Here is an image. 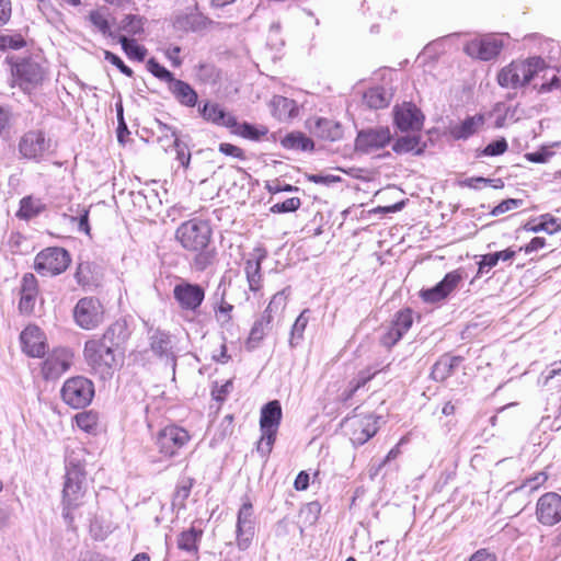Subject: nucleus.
I'll return each mask as SVG.
<instances>
[{"label":"nucleus","mask_w":561,"mask_h":561,"mask_svg":"<svg viewBox=\"0 0 561 561\" xmlns=\"http://www.w3.org/2000/svg\"><path fill=\"white\" fill-rule=\"evenodd\" d=\"M73 421L81 431L88 434L95 435L99 431V414L92 410L77 413Z\"/></svg>","instance_id":"obj_32"},{"label":"nucleus","mask_w":561,"mask_h":561,"mask_svg":"<svg viewBox=\"0 0 561 561\" xmlns=\"http://www.w3.org/2000/svg\"><path fill=\"white\" fill-rule=\"evenodd\" d=\"M119 30L131 36L141 34L144 32V18L128 14L122 20Z\"/></svg>","instance_id":"obj_39"},{"label":"nucleus","mask_w":561,"mask_h":561,"mask_svg":"<svg viewBox=\"0 0 561 561\" xmlns=\"http://www.w3.org/2000/svg\"><path fill=\"white\" fill-rule=\"evenodd\" d=\"M465 358L460 355L443 354L433 365L431 378L437 382L447 380L462 363Z\"/></svg>","instance_id":"obj_26"},{"label":"nucleus","mask_w":561,"mask_h":561,"mask_svg":"<svg viewBox=\"0 0 561 561\" xmlns=\"http://www.w3.org/2000/svg\"><path fill=\"white\" fill-rule=\"evenodd\" d=\"M218 150L225 156H230L241 161L247 159L245 152L242 148L229 142H221Z\"/></svg>","instance_id":"obj_51"},{"label":"nucleus","mask_w":561,"mask_h":561,"mask_svg":"<svg viewBox=\"0 0 561 561\" xmlns=\"http://www.w3.org/2000/svg\"><path fill=\"white\" fill-rule=\"evenodd\" d=\"M497 264L495 253H488L481 256L478 263V276L484 272V268H492Z\"/></svg>","instance_id":"obj_59"},{"label":"nucleus","mask_w":561,"mask_h":561,"mask_svg":"<svg viewBox=\"0 0 561 561\" xmlns=\"http://www.w3.org/2000/svg\"><path fill=\"white\" fill-rule=\"evenodd\" d=\"M311 133L316 137L325 141H335L342 138L343 135L342 127L337 122L323 117L316 119L314 126L311 128Z\"/></svg>","instance_id":"obj_28"},{"label":"nucleus","mask_w":561,"mask_h":561,"mask_svg":"<svg viewBox=\"0 0 561 561\" xmlns=\"http://www.w3.org/2000/svg\"><path fill=\"white\" fill-rule=\"evenodd\" d=\"M12 15L11 0H0V26L5 25Z\"/></svg>","instance_id":"obj_60"},{"label":"nucleus","mask_w":561,"mask_h":561,"mask_svg":"<svg viewBox=\"0 0 561 561\" xmlns=\"http://www.w3.org/2000/svg\"><path fill=\"white\" fill-rule=\"evenodd\" d=\"M538 220H540L541 225L546 228L543 231L548 234H554L561 231V220L549 213L540 215Z\"/></svg>","instance_id":"obj_46"},{"label":"nucleus","mask_w":561,"mask_h":561,"mask_svg":"<svg viewBox=\"0 0 561 561\" xmlns=\"http://www.w3.org/2000/svg\"><path fill=\"white\" fill-rule=\"evenodd\" d=\"M548 479H549V476L547 472H545V471L537 472L534 476L526 478L522 482L519 489H528L529 492H536L540 488L546 485V483L548 482Z\"/></svg>","instance_id":"obj_43"},{"label":"nucleus","mask_w":561,"mask_h":561,"mask_svg":"<svg viewBox=\"0 0 561 561\" xmlns=\"http://www.w3.org/2000/svg\"><path fill=\"white\" fill-rule=\"evenodd\" d=\"M71 263L69 252L60 247H48L39 251L34 260V270L41 276H57Z\"/></svg>","instance_id":"obj_10"},{"label":"nucleus","mask_w":561,"mask_h":561,"mask_svg":"<svg viewBox=\"0 0 561 561\" xmlns=\"http://www.w3.org/2000/svg\"><path fill=\"white\" fill-rule=\"evenodd\" d=\"M308 309H305L296 319L291 328V337L301 339L309 322Z\"/></svg>","instance_id":"obj_50"},{"label":"nucleus","mask_w":561,"mask_h":561,"mask_svg":"<svg viewBox=\"0 0 561 561\" xmlns=\"http://www.w3.org/2000/svg\"><path fill=\"white\" fill-rule=\"evenodd\" d=\"M484 123V115L476 114L453 126L450 128V134L456 139H467L478 133L483 127Z\"/></svg>","instance_id":"obj_29"},{"label":"nucleus","mask_w":561,"mask_h":561,"mask_svg":"<svg viewBox=\"0 0 561 561\" xmlns=\"http://www.w3.org/2000/svg\"><path fill=\"white\" fill-rule=\"evenodd\" d=\"M232 388L233 379H229L224 385L220 386L217 382H215L210 392L213 400H215L217 403H219V405H221L226 401Z\"/></svg>","instance_id":"obj_45"},{"label":"nucleus","mask_w":561,"mask_h":561,"mask_svg":"<svg viewBox=\"0 0 561 561\" xmlns=\"http://www.w3.org/2000/svg\"><path fill=\"white\" fill-rule=\"evenodd\" d=\"M72 357V353L67 348H54L41 365L43 378L45 380L59 378L70 368Z\"/></svg>","instance_id":"obj_18"},{"label":"nucleus","mask_w":561,"mask_h":561,"mask_svg":"<svg viewBox=\"0 0 561 561\" xmlns=\"http://www.w3.org/2000/svg\"><path fill=\"white\" fill-rule=\"evenodd\" d=\"M26 46V41L20 32H1L0 31V50H19Z\"/></svg>","instance_id":"obj_37"},{"label":"nucleus","mask_w":561,"mask_h":561,"mask_svg":"<svg viewBox=\"0 0 561 561\" xmlns=\"http://www.w3.org/2000/svg\"><path fill=\"white\" fill-rule=\"evenodd\" d=\"M282 416V407L277 400L267 402L261 409V437L256 444V451L264 459H267L273 450Z\"/></svg>","instance_id":"obj_7"},{"label":"nucleus","mask_w":561,"mask_h":561,"mask_svg":"<svg viewBox=\"0 0 561 561\" xmlns=\"http://www.w3.org/2000/svg\"><path fill=\"white\" fill-rule=\"evenodd\" d=\"M12 87L32 93L47 79V68L33 57L18 58L10 62Z\"/></svg>","instance_id":"obj_5"},{"label":"nucleus","mask_w":561,"mask_h":561,"mask_svg":"<svg viewBox=\"0 0 561 561\" xmlns=\"http://www.w3.org/2000/svg\"><path fill=\"white\" fill-rule=\"evenodd\" d=\"M382 369H380V371ZM378 373H379V370L370 371V369H366V370L360 371L359 375H358V378L354 381V383H352V387L347 391L344 392L343 400L344 401H348L350 399H352L353 396L360 388H363L367 382H369Z\"/></svg>","instance_id":"obj_41"},{"label":"nucleus","mask_w":561,"mask_h":561,"mask_svg":"<svg viewBox=\"0 0 561 561\" xmlns=\"http://www.w3.org/2000/svg\"><path fill=\"white\" fill-rule=\"evenodd\" d=\"M105 316L104 305L93 296L79 299L72 311L75 323L85 331H93L101 327L105 321Z\"/></svg>","instance_id":"obj_9"},{"label":"nucleus","mask_w":561,"mask_h":561,"mask_svg":"<svg viewBox=\"0 0 561 561\" xmlns=\"http://www.w3.org/2000/svg\"><path fill=\"white\" fill-rule=\"evenodd\" d=\"M173 297L182 310L195 312L205 299V290L198 284L183 280L174 286Z\"/></svg>","instance_id":"obj_17"},{"label":"nucleus","mask_w":561,"mask_h":561,"mask_svg":"<svg viewBox=\"0 0 561 561\" xmlns=\"http://www.w3.org/2000/svg\"><path fill=\"white\" fill-rule=\"evenodd\" d=\"M393 118L396 126L401 131H419L423 127L424 115L421 110L412 102H403L393 108Z\"/></svg>","instance_id":"obj_20"},{"label":"nucleus","mask_w":561,"mask_h":561,"mask_svg":"<svg viewBox=\"0 0 561 561\" xmlns=\"http://www.w3.org/2000/svg\"><path fill=\"white\" fill-rule=\"evenodd\" d=\"M147 70L160 81L165 82L168 85L175 79L173 73L164 66L160 65L154 58L147 61Z\"/></svg>","instance_id":"obj_42"},{"label":"nucleus","mask_w":561,"mask_h":561,"mask_svg":"<svg viewBox=\"0 0 561 561\" xmlns=\"http://www.w3.org/2000/svg\"><path fill=\"white\" fill-rule=\"evenodd\" d=\"M468 561H497V557L494 552L486 548H481L473 552Z\"/></svg>","instance_id":"obj_56"},{"label":"nucleus","mask_w":561,"mask_h":561,"mask_svg":"<svg viewBox=\"0 0 561 561\" xmlns=\"http://www.w3.org/2000/svg\"><path fill=\"white\" fill-rule=\"evenodd\" d=\"M204 121L217 126L229 128L234 124V115L226 112L218 103L206 101L198 107Z\"/></svg>","instance_id":"obj_25"},{"label":"nucleus","mask_w":561,"mask_h":561,"mask_svg":"<svg viewBox=\"0 0 561 561\" xmlns=\"http://www.w3.org/2000/svg\"><path fill=\"white\" fill-rule=\"evenodd\" d=\"M46 210V205L38 197L33 195L24 196L20 201V207L16 211V217L22 220H30Z\"/></svg>","instance_id":"obj_30"},{"label":"nucleus","mask_w":561,"mask_h":561,"mask_svg":"<svg viewBox=\"0 0 561 561\" xmlns=\"http://www.w3.org/2000/svg\"><path fill=\"white\" fill-rule=\"evenodd\" d=\"M547 68V64L541 57L513 60L501 69L497 75V82L503 88L517 89L525 87L535 76Z\"/></svg>","instance_id":"obj_4"},{"label":"nucleus","mask_w":561,"mask_h":561,"mask_svg":"<svg viewBox=\"0 0 561 561\" xmlns=\"http://www.w3.org/2000/svg\"><path fill=\"white\" fill-rule=\"evenodd\" d=\"M534 516L542 527H553L561 523V494L549 491L541 494L535 504Z\"/></svg>","instance_id":"obj_12"},{"label":"nucleus","mask_w":561,"mask_h":561,"mask_svg":"<svg viewBox=\"0 0 561 561\" xmlns=\"http://www.w3.org/2000/svg\"><path fill=\"white\" fill-rule=\"evenodd\" d=\"M125 330L122 324L108 325L102 334L89 337L83 345V359L89 371L101 380H110L125 362Z\"/></svg>","instance_id":"obj_1"},{"label":"nucleus","mask_w":561,"mask_h":561,"mask_svg":"<svg viewBox=\"0 0 561 561\" xmlns=\"http://www.w3.org/2000/svg\"><path fill=\"white\" fill-rule=\"evenodd\" d=\"M181 48L179 46L169 47L165 50V56L171 61L173 67H180L182 65V59L180 58Z\"/></svg>","instance_id":"obj_64"},{"label":"nucleus","mask_w":561,"mask_h":561,"mask_svg":"<svg viewBox=\"0 0 561 561\" xmlns=\"http://www.w3.org/2000/svg\"><path fill=\"white\" fill-rule=\"evenodd\" d=\"M488 182L489 179L483 176H473L459 181V186L478 190L480 188V184H486Z\"/></svg>","instance_id":"obj_61"},{"label":"nucleus","mask_w":561,"mask_h":561,"mask_svg":"<svg viewBox=\"0 0 561 561\" xmlns=\"http://www.w3.org/2000/svg\"><path fill=\"white\" fill-rule=\"evenodd\" d=\"M320 513L321 506L318 502L308 503L300 512L301 516L306 515V519H308L309 524H314L318 520Z\"/></svg>","instance_id":"obj_54"},{"label":"nucleus","mask_w":561,"mask_h":561,"mask_svg":"<svg viewBox=\"0 0 561 561\" xmlns=\"http://www.w3.org/2000/svg\"><path fill=\"white\" fill-rule=\"evenodd\" d=\"M421 137L420 136H403L398 138L393 146L392 150L398 153H408L413 152L415 154H421L423 152V148L420 147Z\"/></svg>","instance_id":"obj_35"},{"label":"nucleus","mask_w":561,"mask_h":561,"mask_svg":"<svg viewBox=\"0 0 561 561\" xmlns=\"http://www.w3.org/2000/svg\"><path fill=\"white\" fill-rule=\"evenodd\" d=\"M22 352L32 358H42L48 350L45 332L35 324H28L20 333Z\"/></svg>","instance_id":"obj_15"},{"label":"nucleus","mask_w":561,"mask_h":561,"mask_svg":"<svg viewBox=\"0 0 561 561\" xmlns=\"http://www.w3.org/2000/svg\"><path fill=\"white\" fill-rule=\"evenodd\" d=\"M118 42L129 59L140 62L145 60L148 53L145 46L137 44L135 39H129L125 35L118 36Z\"/></svg>","instance_id":"obj_34"},{"label":"nucleus","mask_w":561,"mask_h":561,"mask_svg":"<svg viewBox=\"0 0 561 561\" xmlns=\"http://www.w3.org/2000/svg\"><path fill=\"white\" fill-rule=\"evenodd\" d=\"M236 542L240 550H247L254 537L253 506L247 500L238 512Z\"/></svg>","instance_id":"obj_21"},{"label":"nucleus","mask_w":561,"mask_h":561,"mask_svg":"<svg viewBox=\"0 0 561 561\" xmlns=\"http://www.w3.org/2000/svg\"><path fill=\"white\" fill-rule=\"evenodd\" d=\"M168 89L181 105L194 107L197 104V92L187 82L174 79Z\"/></svg>","instance_id":"obj_27"},{"label":"nucleus","mask_w":561,"mask_h":561,"mask_svg":"<svg viewBox=\"0 0 561 561\" xmlns=\"http://www.w3.org/2000/svg\"><path fill=\"white\" fill-rule=\"evenodd\" d=\"M365 102L371 108H383L388 106L389 100L380 88H371L364 95Z\"/></svg>","instance_id":"obj_40"},{"label":"nucleus","mask_w":561,"mask_h":561,"mask_svg":"<svg viewBox=\"0 0 561 561\" xmlns=\"http://www.w3.org/2000/svg\"><path fill=\"white\" fill-rule=\"evenodd\" d=\"M523 199L518 198H507L505 201H502L499 205H496L492 210V216H500L502 214H505L510 210L516 209L523 205Z\"/></svg>","instance_id":"obj_48"},{"label":"nucleus","mask_w":561,"mask_h":561,"mask_svg":"<svg viewBox=\"0 0 561 561\" xmlns=\"http://www.w3.org/2000/svg\"><path fill=\"white\" fill-rule=\"evenodd\" d=\"M172 136L175 137L174 146L176 149V158L184 169H187L191 162V152L185 146H183L180 139L176 137V130H172Z\"/></svg>","instance_id":"obj_49"},{"label":"nucleus","mask_w":561,"mask_h":561,"mask_svg":"<svg viewBox=\"0 0 561 561\" xmlns=\"http://www.w3.org/2000/svg\"><path fill=\"white\" fill-rule=\"evenodd\" d=\"M192 439L190 432L174 423L161 427L154 435L153 444L158 455L148 454L151 463L170 460L180 455Z\"/></svg>","instance_id":"obj_3"},{"label":"nucleus","mask_w":561,"mask_h":561,"mask_svg":"<svg viewBox=\"0 0 561 561\" xmlns=\"http://www.w3.org/2000/svg\"><path fill=\"white\" fill-rule=\"evenodd\" d=\"M19 152L27 160H41L51 147V140L41 129H32L22 135L19 140Z\"/></svg>","instance_id":"obj_13"},{"label":"nucleus","mask_w":561,"mask_h":561,"mask_svg":"<svg viewBox=\"0 0 561 561\" xmlns=\"http://www.w3.org/2000/svg\"><path fill=\"white\" fill-rule=\"evenodd\" d=\"M267 252L263 248H255L251 257L245 261L244 272L251 291H259L263 287V277L261 273L262 262L266 259Z\"/></svg>","instance_id":"obj_24"},{"label":"nucleus","mask_w":561,"mask_h":561,"mask_svg":"<svg viewBox=\"0 0 561 561\" xmlns=\"http://www.w3.org/2000/svg\"><path fill=\"white\" fill-rule=\"evenodd\" d=\"M413 324V311L410 308L399 310L394 319L380 337V343L388 350L392 348Z\"/></svg>","instance_id":"obj_19"},{"label":"nucleus","mask_w":561,"mask_h":561,"mask_svg":"<svg viewBox=\"0 0 561 561\" xmlns=\"http://www.w3.org/2000/svg\"><path fill=\"white\" fill-rule=\"evenodd\" d=\"M89 22L103 35L112 36L108 13L106 9H96L89 12Z\"/></svg>","instance_id":"obj_38"},{"label":"nucleus","mask_w":561,"mask_h":561,"mask_svg":"<svg viewBox=\"0 0 561 561\" xmlns=\"http://www.w3.org/2000/svg\"><path fill=\"white\" fill-rule=\"evenodd\" d=\"M550 156H551V153H549L548 151L540 150V151H535V152H528L525 154V158L529 162L545 163V162H547V160Z\"/></svg>","instance_id":"obj_63"},{"label":"nucleus","mask_w":561,"mask_h":561,"mask_svg":"<svg viewBox=\"0 0 561 561\" xmlns=\"http://www.w3.org/2000/svg\"><path fill=\"white\" fill-rule=\"evenodd\" d=\"M379 416L374 412L360 411L355 408L351 415L344 420L347 434L354 445H364L374 437L378 430Z\"/></svg>","instance_id":"obj_8"},{"label":"nucleus","mask_w":561,"mask_h":561,"mask_svg":"<svg viewBox=\"0 0 561 561\" xmlns=\"http://www.w3.org/2000/svg\"><path fill=\"white\" fill-rule=\"evenodd\" d=\"M203 535L201 529L191 527L187 530L182 531L178 538V547L186 552L197 553L198 541Z\"/></svg>","instance_id":"obj_33"},{"label":"nucleus","mask_w":561,"mask_h":561,"mask_svg":"<svg viewBox=\"0 0 561 561\" xmlns=\"http://www.w3.org/2000/svg\"><path fill=\"white\" fill-rule=\"evenodd\" d=\"M503 41L494 35L476 37L465 45V53L476 59L491 60L503 49Z\"/></svg>","instance_id":"obj_14"},{"label":"nucleus","mask_w":561,"mask_h":561,"mask_svg":"<svg viewBox=\"0 0 561 561\" xmlns=\"http://www.w3.org/2000/svg\"><path fill=\"white\" fill-rule=\"evenodd\" d=\"M463 272L458 268L447 273L444 278L432 288L422 289L420 297L424 302L436 304L446 299L462 282Z\"/></svg>","instance_id":"obj_16"},{"label":"nucleus","mask_w":561,"mask_h":561,"mask_svg":"<svg viewBox=\"0 0 561 561\" xmlns=\"http://www.w3.org/2000/svg\"><path fill=\"white\" fill-rule=\"evenodd\" d=\"M194 481L191 478L183 480L175 489L174 492V502L179 501V503L183 506L185 501L188 499Z\"/></svg>","instance_id":"obj_47"},{"label":"nucleus","mask_w":561,"mask_h":561,"mask_svg":"<svg viewBox=\"0 0 561 561\" xmlns=\"http://www.w3.org/2000/svg\"><path fill=\"white\" fill-rule=\"evenodd\" d=\"M85 477L84 468L80 463H70V466L67 467L62 489V503L65 510L64 517L70 524L73 522L72 512L84 504Z\"/></svg>","instance_id":"obj_6"},{"label":"nucleus","mask_w":561,"mask_h":561,"mask_svg":"<svg viewBox=\"0 0 561 561\" xmlns=\"http://www.w3.org/2000/svg\"><path fill=\"white\" fill-rule=\"evenodd\" d=\"M546 239L543 237H535L527 244L522 247L519 250L525 253L537 252L546 247Z\"/></svg>","instance_id":"obj_57"},{"label":"nucleus","mask_w":561,"mask_h":561,"mask_svg":"<svg viewBox=\"0 0 561 561\" xmlns=\"http://www.w3.org/2000/svg\"><path fill=\"white\" fill-rule=\"evenodd\" d=\"M62 401L73 408L81 409L90 404L94 397L93 382L82 376L67 379L60 391Z\"/></svg>","instance_id":"obj_11"},{"label":"nucleus","mask_w":561,"mask_h":561,"mask_svg":"<svg viewBox=\"0 0 561 561\" xmlns=\"http://www.w3.org/2000/svg\"><path fill=\"white\" fill-rule=\"evenodd\" d=\"M508 148V145L505 138L497 139L495 141L490 142L484 149L483 154L493 157L503 154Z\"/></svg>","instance_id":"obj_53"},{"label":"nucleus","mask_w":561,"mask_h":561,"mask_svg":"<svg viewBox=\"0 0 561 561\" xmlns=\"http://www.w3.org/2000/svg\"><path fill=\"white\" fill-rule=\"evenodd\" d=\"M228 129L232 135L253 141L260 140L268 133L265 126H255L247 122L239 123L236 116L233 126H229Z\"/></svg>","instance_id":"obj_31"},{"label":"nucleus","mask_w":561,"mask_h":561,"mask_svg":"<svg viewBox=\"0 0 561 561\" xmlns=\"http://www.w3.org/2000/svg\"><path fill=\"white\" fill-rule=\"evenodd\" d=\"M265 190L270 194L274 195V194H277V193H280V192L297 191L298 187L293 186L290 184H282L278 180H274V181H271V182H266Z\"/></svg>","instance_id":"obj_55"},{"label":"nucleus","mask_w":561,"mask_h":561,"mask_svg":"<svg viewBox=\"0 0 561 561\" xmlns=\"http://www.w3.org/2000/svg\"><path fill=\"white\" fill-rule=\"evenodd\" d=\"M38 294L39 288L37 278L32 273L24 274L20 288L19 311L26 316L32 314Z\"/></svg>","instance_id":"obj_23"},{"label":"nucleus","mask_w":561,"mask_h":561,"mask_svg":"<svg viewBox=\"0 0 561 561\" xmlns=\"http://www.w3.org/2000/svg\"><path fill=\"white\" fill-rule=\"evenodd\" d=\"M211 237L209 224L197 218L182 222L175 230V240L185 251L195 254L193 267L198 272H204L216 261V250L209 249Z\"/></svg>","instance_id":"obj_2"},{"label":"nucleus","mask_w":561,"mask_h":561,"mask_svg":"<svg viewBox=\"0 0 561 561\" xmlns=\"http://www.w3.org/2000/svg\"><path fill=\"white\" fill-rule=\"evenodd\" d=\"M391 140L388 127L370 128L358 133L356 148L364 152H371L385 148Z\"/></svg>","instance_id":"obj_22"},{"label":"nucleus","mask_w":561,"mask_h":561,"mask_svg":"<svg viewBox=\"0 0 561 561\" xmlns=\"http://www.w3.org/2000/svg\"><path fill=\"white\" fill-rule=\"evenodd\" d=\"M104 58H105V60H107L108 62H111L112 65L117 67L119 69V71L122 73H124L125 76H127L129 78L134 77L133 69L129 68L128 66H126L124 64V61L117 55H115L114 53H112L110 50H105L104 51Z\"/></svg>","instance_id":"obj_52"},{"label":"nucleus","mask_w":561,"mask_h":561,"mask_svg":"<svg viewBox=\"0 0 561 561\" xmlns=\"http://www.w3.org/2000/svg\"><path fill=\"white\" fill-rule=\"evenodd\" d=\"M116 110H117V119H118V127H117V139L119 142H124V135L125 134H129L128 133V129H127V125L124 121V116H123V105L122 103H118L116 105Z\"/></svg>","instance_id":"obj_58"},{"label":"nucleus","mask_w":561,"mask_h":561,"mask_svg":"<svg viewBox=\"0 0 561 561\" xmlns=\"http://www.w3.org/2000/svg\"><path fill=\"white\" fill-rule=\"evenodd\" d=\"M310 477L309 473L306 471H300L295 481H294V488L296 491H305L309 486Z\"/></svg>","instance_id":"obj_62"},{"label":"nucleus","mask_w":561,"mask_h":561,"mask_svg":"<svg viewBox=\"0 0 561 561\" xmlns=\"http://www.w3.org/2000/svg\"><path fill=\"white\" fill-rule=\"evenodd\" d=\"M300 206L301 199L299 197H289L284 202L276 203L271 206L270 211L273 214L294 213L298 210Z\"/></svg>","instance_id":"obj_44"},{"label":"nucleus","mask_w":561,"mask_h":561,"mask_svg":"<svg viewBox=\"0 0 561 561\" xmlns=\"http://www.w3.org/2000/svg\"><path fill=\"white\" fill-rule=\"evenodd\" d=\"M283 146L288 149H297L302 151H312L314 148L312 139L300 131L288 134L283 139Z\"/></svg>","instance_id":"obj_36"}]
</instances>
